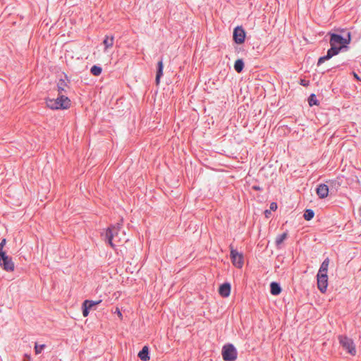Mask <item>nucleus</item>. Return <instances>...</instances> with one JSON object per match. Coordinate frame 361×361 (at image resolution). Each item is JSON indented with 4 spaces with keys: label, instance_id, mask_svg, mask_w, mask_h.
Wrapping results in <instances>:
<instances>
[{
    "label": "nucleus",
    "instance_id": "nucleus-1",
    "mask_svg": "<svg viewBox=\"0 0 361 361\" xmlns=\"http://www.w3.org/2000/svg\"><path fill=\"white\" fill-rule=\"evenodd\" d=\"M122 226L123 219H121L120 222L110 226L106 231L105 240L113 248L117 245V243H119L121 241V238L118 237V233L122 228Z\"/></svg>",
    "mask_w": 361,
    "mask_h": 361
},
{
    "label": "nucleus",
    "instance_id": "nucleus-2",
    "mask_svg": "<svg viewBox=\"0 0 361 361\" xmlns=\"http://www.w3.org/2000/svg\"><path fill=\"white\" fill-rule=\"evenodd\" d=\"M47 107L51 109H66L71 105V100L64 94L59 95L56 99H48L46 101Z\"/></svg>",
    "mask_w": 361,
    "mask_h": 361
},
{
    "label": "nucleus",
    "instance_id": "nucleus-3",
    "mask_svg": "<svg viewBox=\"0 0 361 361\" xmlns=\"http://www.w3.org/2000/svg\"><path fill=\"white\" fill-rule=\"evenodd\" d=\"M351 42V34L350 32H347L346 37H343L339 34L331 33L330 35V45L341 44V47H346V45L350 44Z\"/></svg>",
    "mask_w": 361,
    "mask_h": 361
},
{
    "label": "nucleus",
    "instance_id": "nucleus-4",
    "mask_svg": "<svg viewBox=\"0 0 361 361\" xmlns=\"http://www.w3.org/2000/svg\"><path fill=\"white\" fill-rule=\"evenodd\" d=\"M222 357L224 361H235L237 359L238 352L233 344L228 343L222 348Z\"/></svg>",
    "mask_w": 361,
    "mask_h": 361
},
{
    "label": "nucleus",
    "instance_id": "nucleus-5",
    "mask_svg": "<svg viewBox=\"0 0 361 361\" xmlns=\"http://www.w3.org/2000/svg\"><path fill=\"white\" fill-rule=\"evenodd\" d=\"M0 267L7 272L14 271L15 264L12 260V257L8 256L6 252L0 253Z\"/></svg>",
    "mask_w": 361,
    "mask_h": 361
},
{
    "label": "nucleus",
    "instance_id": "nucleus-6",
    "mask_svg": "<svg viewBox=\"0 0 361 361\" xmlns=\"http://www.w3.org/2000/svg\"><path fill=\"white\" fill-rule=\"evenodd\" d=\"M339 343L344 350L349 353L352 355H355L356 353L355 348L353 341L351 338L345 336H339Z\"/></svg>",
    "mask_w": 361,
    "mask_h": 361
},
{
    "label": "nucleus",
    "instance_id": "nucleus-7",
    "mask_svg": "<svg viewBox=\"0 0 361 361\" xmlns=\"http://www.w3.org/2000/svg\"><path fill=\"white\" fill-rule=\"evenodd\" d=\"M230 257L233 264L237 268H242L244 264L243 253L239 252L237 250L233 249L231 245H230Z\"/></svg>",
    "mask_w": 361,
    "mask_h": 361
},
{
    "label": "nucleus",
    "instance_id": "nucleus-8",
    "mask_svg": "<svg viewBox=\"0 0 361 361\" xmlns=\"http://www.w3.org/2000/svg\"><path fill=\"white\" fill-rule=\"evenodd\" d=\"M342 48L343 47H336V45L331 46V48L328 49L326 54L319 59L317 66H320L324 61L329 60L333 56L337 55L341 51Z\"/></svg>",
    "mask_w": 361,
    "mask_h": 361
},
{
    "label": "nucleus",
    "instance_id": "nucleus-9",
    "mask_svg": "<svg viewBox=\"0 0 361 361\" xmlns=\"http://www.w3.org/2000/svg\"><path fill=\"white\" fill-rule=\"evenodd\" d=\"M233 38V41L236 44H243L245 42V32L244 29L240 26H238L235 28H234Z\"/></svg>",
    "mask_w": 361,
    "mask_h": 361
},
{
    "label": "nucleus",
    "instance_id": "nucleus-10",
    "mask_svg": "<svg viewBox=\"0 0 361 361\" xmlns=\"http://www.w3.org/2000/svg\"><path fill=\"white\" fill-rule=\"evenodd\" d=\"M317 287L318 289L324 293L328 286V276L326 274H317Z\"/></svg>",
    "mask_w": 361,
    "mask_h": 361
},
{
    "label": "nucleus",
    "instance_id": "nucleus-11",
    "mask_svg": "<svg viewBox=\"0 0 361 361\" xmlns=\"http://www.w3.org/2000/svg\"><path fill=\"white\" fill-rule=\"evenodd\" d=\"M329 187L324 183L319 184L316 189V193L321 199L326 198L329 195Z\"/></svg>",
    "mask_w": 361,
    "mask_h": 361
},
{
    "label": "nucleus",
    "instance_id": "nucleus-12",
    "mask_svg": "<svg viewBox=\"0 0 361 361\" xmlns=\"http://www.w3.org/2000/svg\"><path fill=\"white\" fill-rule=\"evenodd\" d=\"M219 293L221 296L226 298L231 293V285L228 283L221 284L219 289Z\"/></svg>",
    "mask_w": 361,
    "mask_h": 361
},
{
    "label": "nucleus",
    "instance_id": "nucleus-13",
    "mask_svg": "<svg viewBox=\"0 0 361 361\" xmlns=\"http://www.w3.org/2000/svg\"><path fill=\"white\" fill-rule=\"evenodd\" d=\"M69 88L68 85V82H66L65 79H60L57 82V90L59 92V95L63 94V93H67V89Z\"/></svg>",
    "mask_w": 361,
    "mask_h": 361
},
{
    "label": "nucleus",
    "instance_id": "nucleus-14",
    "mask_svg": "<svg viewBox=\"0 0 361 361\" xmlns=\"http://www.w3.org/2000/svg\"><path fill=\"white\" fill-rule=\"evenodd\" d=\"M164 63L163 59H161L157 63V74H156V84L159 85L160 82V78L163 75Z\"/></svg>",
    "mask_w": 361,
    "mask_h": 361
},
{
    "label": "nucleus",
    "instance_id": "nucleus-15",
    "mask_svg": "<svg viewBox=\"0 0 361 361\" xmlns=\"http://www.w3.org/2000/svg\"><path fill=\"white\" fill-rule=\"evenodd\" d=\"M281 292L280 284L277 282H271L270 284V293L273 295H278Z\"/></svg>",
    "mask_w": 361,
    "mask_h": 361
},
{
    "label": "nucleus",
    "instance_id": "nucleus-16",
    "mask_svg": "<svg viewBox=\"0 0 361 361\" xmlns=\"http://www.w3.org/2000/svg\"><path fill=\"white\" fill-rule=\"evenodd\" d=\"M139 358L142 361H147L149 360V348L145 345L138 353Z\"/></svg>",
    "mask_w": 361,
    "mask_h": 361
},
{
    "label": "nucleus",
    "instance_id": "nucleus-17",
    "mask_svg": "<svg viewBox=\"0 0 361 361\" xmlns=\"http://www.w3.org/2000/svg\"><path fill=\"white\" fill-rule=\"evenodd\" d=\"M114 36H106L104 41H103V44L104 45V51H106V50L109 49V48H111L113 47L114 45Z\"/></svg>",
    "mask_w": 361,
    "mask_h": 361
},
{
    "label": "nucleus",
    "instance_id": "nucleus-18",
    "mask_svg": "<svg viewBox=\"0 0 361 361\" xmlns=\"http://www.w3.org/2000/svg\"><path fill=\"white\" fill-rule=\"evenodd\" d=\"M102 302V300H98V301H93V300H85L83 302H82V307H85L87 308L88 310H91L94 306L99 304L100 302Z\"/></svg>",
    "mask_w": 361,
    "mask_h": 361
},
{
    "label": "nucleus",
    "instance_id": "nucleus-19",
    "mask_svg": "<svg viewBox=\"0 0 361 361\" xmlns=\"http://www.w3.org/2000/svg\"><path fill=\"white\" fill-rule=\"evenodd\" d=\"M329 264V259L327 257L322 263L317 274H327Z\"/></svg>",
    "mask_w": 361,
    "mask_h": 361
},
{
    "label": "nucleus",
    "instance_id": "nucleus-20",
    "mask_svg": "<svg viewBox=\"0 0 361 361\" xmlns=\"http://www.w3.org/2000/svg\"><path fill=\"white\" fill-rule=\"evenodd\" d=\"M288 238V232H284L282 234H280L276 236V245L278 248H280V245L282 244V243Z\"/></svg>",
    "mask_w": 361,
    "mask_h": 361
},
{
    "label": "nucleus",
    "instance_id": "nucleus-21",
    "mask_svg": "<svg viewBox=\"0 0 361 361\" xmlns=\"http://www.w3.org/2000/svg\"><path fill=\"white\" fill-rule=\"evenodd\" d=\"M243 68H244V61L243 59H237L234 63V69L235 71L240 73L242 72V71L243 70Z\"/></svg>",
    "mask_w": 361,
    "mask_h": 361
},
{
    "label": "nucleus",
    "instance_id": "nucleus-22",
    "mask_svg": "<svg viewBox=\"0 0 361 361\" xmlns=\"http://www.w3.org/2000/svg\"><path fill=\"white\" fill-rule=\"evenodd\" d=\"M314 216V212L312 209H308L305 211L303 214V217L306 221H310L313 219Z\"/></svg>",
    "mask_w": 361,
    "mask_h": 361
},
{
    "label": "nucleus",
    "instance_id": "nucleus-23",
    "mask_svg": "<svg viewBox=\"0 0 361 361\" xmlns=\"http://www.w3.org/2000/svg\"><path fill=\"white\" fill-rule=\"evenodd\" d=\"M102 68L97 65H94L90 68V73L94 76H99L102 73Z\"/></svg>",
    "mask_w": 361,
    "mask_h": 361
},
{
    "label": "nucleus",
    "instance_id": "nucleus-24",
    "mask_svg": "<svg viewBox=\"0 0 361 361\" xmlns=\"http://www.w3.org/2000/svg\"><path fill=\"white\" fill-rule=\"evenodd\" d=\"M308 103L310 106L314 105H319V101L317 99L314 94H311L308 98Z\"/></svg>",
    "mask_w": 361,
    "mask_h": 361
},
{
    "label": "nucleus",
    "instance_id": "nucleus-25",
    "mask_svg": "<svg viewBox=\"0 0 361 361\" xmlns=\"http://www.w3.org/2000/svg\"><path fill=\"white\" fill-rule=\"evenodd\" d=\"M45 346L46 345L44 344L38 345V344L36 343L35 345V353L37 355L41 353L42 351L45 348Z\"/></svg>",
    "mask_w": 361,
    "mask_h": 361
},
{
    "label": "nucleus",
    "instance_id": "nucleus-26",
    "mask_svg": "<svg viewBox=\"0 0 361 361\" xmlns=\"http://www.w3.org/2000/svg\"><path fill=\"white\" fill-rule=\"evenodd\" d=\"M6 238H3L0 243V253L5 252L3 249H4V245H6Z\"/></svg>",
    "mask_w": 361,
    "mask_h": 361
},
{
    "label": "nucleus",
    "instance_id": "nucleus-27",
    "mask_svg": "<svg viewBox=\"0 0 361 361\" xmlns=\"http://www.w3.org/2000/svg\"><path fill=\"white\" fill-rule=\"evenodd\" d=\"M310 84V81L305 79H301L300 81V85L304 87H307Z\"/></svg>",
    "mask_w": 361,
    "mask_h": 361
},
{
    "label": "nucleus",
    "instance_id": "nucleus-28",
    "mask_svg": "<svg viewBox=\"0 0 361 361\" xmlns=\"http://www.w3.org/2000/svg\"><path fill=\"white\" fill-rule=\"evenodd\" d=\"M277 209V204L276 202H271L270 204V210L275 211Z\"/></svg>",
    "mask_w": 361,
    "mask_h": 361
},
{
    "label": "nucleus",
    "instance_id": "nucleus-29",
    "mask_svg": "<svg viewBox=\"0 0 361 361\" xmlns=\"http://www.w3.org/2000/svg\"><path fill=\"white\" fill-rule=\"evenodd\" d=\"M82 315L84 317H87L88 314H89V312H90V310H88L87 308L85 307H82Z\"/></svg>",
    "mask_w": 361,
    "mask_h": 361
},
{
    "label": "nucleus",
    "instance_id": "nucleus-30",
    "mask_svg": "<svg viewBox=\"0 0 361 361\" xmlns=\"http://www.w3.org/2000/svg\"><path fill=\"white\" fill-rule=\"evenodd\" d=\"M31 358L30 355L25 354L23 361H30Z\"/></svg>",
    "mask_w": 361,
    "mask_h": 361
},
{
    "label": "nucleus",
    "instance_id": "nucleus-31",
    "mask_svg": "<svg viewBox=\"0 0 361 361\" xmlns=\"http://www.w3.org/2000/svg\"><path fill=\"white\" fill-rule=\"evenodd\" d=\"M264 214L267 218H269L271 214V211L268 209L265 210Z\"/></svg>",
    "mask_w": 361,
    "mask_h": 361
},
{
    "label": "nucleus",
    "instance_id": "nucleus-32",
    "mask_svg": "<svg viewBox=\"0 0 361 361\" xmlns=\"http://www.w3.org/2000/svg\"><path fill=\"white\" fill-rule=\"evenodd\" d=\"M353 74L355 79H357V80H361V79L360 78V77L357 75V74L356 73L353 72Z\"/></svg>",
    "mask_w": 361,
    "mask_h": 361
},
{
    "label": "nucleus",
    "instance_id": "nucleus-33",
    "mask_svg": "<svg viewBox=\"0 0 361 361\" xmlns=\"http://www.w3.org/2000/svg\"><path fill=\"white\" fill-rule=\"evenodd\" d=\"M252 188L255 190H260L259 186H253Z\"/></svg>",
    "mask_w": 361,
    "mask_h": 361
},
{
    "label": "nucleus",
    "instance_id": "nucleus-34",
    "mask_svg": "<svg viewBox=\"0 0 361 361\" xmlns=\"http://www.w3.org/2000/svg\"><path fill=\"white\" fill-rule=\"evenodd\" d=\"M117 312H118V315L120 317H122V313H121L118 310H117Z\"/></svg>",
    "mask_w": 361,
    "mask_h": 361
},
{
    "label": "nucleus",
    "instance_id": "nucleus-35",
    "mask_svg": "<svg viewBox=\"0 0 361 361\" xmlns=\"http://www.w3.org/2000/svg\"><path fill=\"white\" fill-rule=\"evenodd\" d=\"M338 31H339L341 32H345L344 29H339V30H338Z\"/></svg>",
    "mask_w": 361,
    "mask_h": 361
}]
</instances>
